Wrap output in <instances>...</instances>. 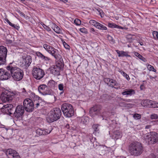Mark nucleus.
I'll return each instance as SVG.
<instances>
[{"label":"nucleus","instance_id":"nucleus-60","mask_svg":"<svg viewBox=\"0 0 158 158\" xmlns=\"http://www.w3.org/2000/svg\"><path fill=\"white\" fill-rule=\"evenodd\" d=\"M20 0L22 1H24L25 0Z\"/></svg>","mask_w":158,"mask_h":158},{"label":"nucleus","instance_id":"nucleus-11","mask_svg":"<svg viewBox=\"0 0 158 158\" xmlns=\"http://www.w3.org/2000/svg\"><path fill=\"white\" fill-rule=\"evenodd\" d=\"M25 109L22 105L18 106L14 113V115L17 119L20 120L24 112Z\"/></svg>","mask_w":158,"mask_h":158},{"label":"nucleus","instance_id":"nucleus-19","mask_svg":"<svg viewBox=\"0 0 158 158\" xmlns=\"http://www.w3.org/2000/svg\"><path fill=\"white\" fill-rule=\"evenodd\" d=\"M23 58L22 64L26 68L30 66L32 62L31 57L30 56L27 55L26 56H23Z\"/></svg>","mask_w":158,"mask_h":158},{"label":"nucleus","instance_id":"nucleus-18","mask_svg":"<svg viewBox=\"0 0 158 158\" xmlns=\"http://www.w3.org/2000/svg\"><path fill=\"white\" fill-rule=\"evenodd\" d=\"M10 74L7 71L3 69H0V80H6L9 78Z\"/></svg>","mask_w":158,"mask_h":158},{"label":"nucleus","instance_id":"nucleus-33","mask_svg":"<svg viewBox=\"0 0 158 158\" xmlns=\"http://www.w3.org/2000/svg\"><path fill=\"white\" fill-rule=\"evenodd\" d=\"M135 55L138 57L140 60H142L144 61L145 60V58L143 57L139 53L137 52H135L134 53Z\"/></svg>","mask_w":158,"mask_h":158},{"label":"nucleus","instance_id":"nucleus-43","mask_svg":"<svg viewBox=\"0 0 158 158\" xmlns=\"http://www.w3.org/2000/svg\"><path fill=\"white\" fill-rule=\"evenodd\" d=\"M150 118L152 119H156L158 118V116L156 114H153L151 115Z\"/></svg>","mask_w":158,"mask_h":158},{"label":"nucleus","instance_id":"nucleus-37","mask_svg":"<svg viewBox=\"0 0 158 158\" xmlns=\"http://www.w3.org/2000/svg\"><path fill=\"white\" fill-rule=\"evenodd\" d=\"M99 22L96 21L94 20H90L89 21V23L91 25L94 26L95 27H96L98 25Z\"/></svg>","mask_w":158,"mask_h":158},{"label":"nucleus","instance_id":"nucleus-1","mask_svg":"<svg viewBox=\"0 0 158 158\" xmlns=\"http://www.w3.org/2000/svg\"><path fill=\"white\" fill-rule=\"evenodd\" d=\"M29 97L31 99H25L23 102V107L26 111L31 112L33 110L34 107H38L42 99L34 93H31Z\"/></svg>","mask_w":158,"mask_h":158},{"label":"nucleus","instance_id":"nucleus-27","mask_svg":"<svg viewBox=\"0 0 158 158\" xmlns=\"http://www.w3.org/2000/svg\"><path fill=\"white\" fill-rule=\"evenodd\" d=\"M89 118L88 117L84 116L81 118V123L84 124H87L89 122Z\"/></svg>","mask_w":158,"mask_h":158},{"label":"nucleus","instance_id":"nucleus-39","mask_svg":"<svg viewBox=\"0 0 158 158\" xmlns=\"http://www.w3.org/2000/svg\"><path fill=\"white\" fill-rule=\"evenodd\" d=\"M56 33L58 34L61 33L62 31L60 28L57 25L53 30Z\"/></svg>","mask_w":158,"mask_h":158},{"label":"nucleus","instance_id":"nucleus-17","mask_svg":"<svg viewBox=\"0 0 158 158\" xmlns=\"http://www.w3.org/2000/svg\"><path fill=\"white\" fill-rule=\"evenodd\" d=\"M6 154L8 158H20L19 154L15 151L10 148L6 151Z\"/></svg>","mask_w":158,"mask_h":158},{"label":"nucleus","instance_id":"nucleus-20","mask_svg":"<svg viewBox=\"0 0 158 158\" xmlns=\"http://www.w3.org/2000/svg\"><path fill=\"white\" fill-rule=\"evenodd\" d=\"M50 73L55 76H58L60 75L61 69L55 65H52L49 68Z\"/></svg>","mask_w":158,"mask_h":158},{"label":"nucleus","instance_id":"nucleus-13","mask_svg":"<svg viewBox=\"0 0 158 158\" xmlns=\"http://www.w3.org/2000/svg\"><path fill=\"white\" fill-rule=\"evenodd\" d=\"M7 51L6 47L3 46H0V65L4 64Z\"/></svg>","mask_w":158,"mask_h":158},{"label":"nucleus","instance_id":"nucleus-7","mask_svg":"<svg viewBox=\"0 0 158 158\" xmlns=\"http://www.w3.org/2000/svg\"><path fill=\"white\" fill-rule=\"evenodd\" d=\"M102 106L99 105H95L91 107L89 111V114L92 117H94L96 116H102Z\"/></svg>","mask_w":158,"mask_h":158},{"label":"nucleus","instance_id":"nucleus-47","mask_svg":"<svg viewBox=\"0 0 158 158\" xmlns=\"http://www.w3.org/2000/svg\"><path fill=\"white\" fill-rule=\"evenodd\" d=\"M129 38L131 39L132 40H135L136 38V35L135 34H130L129 35Z\"/></svg>","mask_w":158,"mask_h":158},{"label":"nucleus","instance_id":"nucleus-51","mask_svg":"<svg viewBox=\"0 0 158 158\" xmlns=\"http://www.w3.org/2000/svg\"><path fill=\"white\" fill-rule=\"evenodd\" d=\"M140 89L141 90H143L144 88V86L143 84L141 85L140 86Z\"/></svg>","mask_w":158,"mask_h":158},{"label":"nucleus","instance_id":"nucleus-46","mask_svg":"<svg viewBox=\"0 0 158 158\" xmlns=\"http://www.w3.org/2000/svg\"><path fill=\"white\" fill-rule=\"evenodd\" d=\"M50 24L51 27L53 30L55 29V28L57 26V25L56 24L52 22L50 23Z\"/></svg>","mask_w":158,"mask_h":158},{"label":"nucleus","instance_id":"nucleus-14","mask_svg":"<svg viewBox=\"0 0 158 158\" xmlns=\"http://www.w3.org/2000/svg\"><path fill=\"white\" fill-rule=\"evenodd\" d=\"M39 92L43 95H50L51 93L48 87L44 84L41 85L38 87Z\"/></svg>","mask_w":158,"mask_h":158},{"label":"nucleus","instance_id":"nucleus-48","mask_svg":"<svg viewBox=\"0 0 158 158\" xmlns=\"http://www.w3.org/2000/svg\"><path fill=\"white\" fill-rule=\"evenodd\" d=\"M90 32L94 34H96L97 32L93 28H91L90 29Z\"/></svg>","mask_w":158,"mask_h":158},{"label":"nucleus","instance_id":"nucleus-40","mask_svg":"<svg viewBox=\"0 0 158 158\" xmlns=\"http://www.w3.org/2000/svg\"><path fill=\"white\" fill-rule=\"evenodd\" d=\"M79 31L83 33L87 34L88 33V31L87 29L85 27H83L82 28H80L79 29Z\"/></svg>","mask_w":158,"mask_h":158},{"label":"nucleus","instance_id":"nucleus-44","mask_svg":"<svg viewBox=\"0 0 158 158\" xmlns=\"http://www.w3.org/2000/svg\"><path fill=\"white\" fill-rule=\"evenodd\" d=\"M98 124H94L93 125L92 128L95 131H97L99 130L98 129Z\"/></svg>","mask_w":158,"mask_h":158},{"label":"nucleus","instance_id":"nucleus-30","mask_svg":"<svg viewBox=\"0 0 158 158\" xmlns=\"http://www.w3.org/2000/svg\"><path fill=\"white\" fill-rule=\"evenodd\" d=\"M96 13L97 14H98L101 17L103 18L104 16V13L103 10L102 9L100 8H98L96 9Z\"/></svg>","mask_w":158,"mask_h":158},{"label":"nucleus","instance_id":"nucleus-36","mask_svg":"<svg viewBox=\"0 0 158 158\" xmlns=\"http://www.w3.org/2000/svg\"><path fill=\"white\" fill-rule=\"evenodd\" d=\"M153 38L156 40H158V32L156 31L152 32Z\"/></svg>","mask_w":158,"mask_h":158},{"label":"nucleus","instance_id":"nucleus-38","mask_svg":"<svg viewBox=\"0 0 158 158\" xmlns=\"http://www.w3.org/2000/svg\"><path fill=\"white\" fill-rule=\"evenodd\" d=\"M133 117L135 119L138 120L141 118V115L140 114L136 113L133 114Z\"/></svg>","mask_w":158,"mask_h":158},{"label":"nucleus","instance_id":"nucleus-59","mask_svg":"<svg viewBox=\"0 0 158 158\" xmlns=\"http://www.w3.org/2000/svg\"><path fill=\"white\" fill-rule=\"evenodd\" d=\"M9 43H12V41L11 40H9L8 41Z\"/></svg>","mask_w":158,"mask_h":158},{"label":"nucleus","instance_id":"nucleus-16","mask_svg":"<svg viewBox=\"0 0 158 158\" xmlns=\"http://www.w3.org/2000/svg\"><path fill=\"white\" fill-rule=\"evenodd\" d=\"M56 60V65L58 67L61 69H62L64 67V63L63 59L61 55L60 54L59 52L55 55L53 57Z\"/></svg>","mask_w":158,"mask_h":158},{"label":"nucleus","instance_id":"nucleus-5","mask_svg":"<svg viewBox=\"0 0 158 158\" xmlns=\"http://www.w3.org/2000/svg\"><path fill=\"white\" fill-rule=\"evenodd\" d=\"M61 110L65 116L70 118L74 114L73 106L69 103H64L61 106Z\"/></svg>","mask_w":158,"mask_h":158},{"label":"nucleus","instance_id":"nucleus-35","mask_svg":"<svg viewBox=\"0 0 158 158\" xmlns=\"http://www.w3.org/2000/svg\"><path fill=\"white\" fill-rule=\"evenodd\" d=\"M59 89L61 91L60 93V94H63L64 93V85L63 84H60L58 85Z\"/></svg>","mask_w":158,"mask_h":158},{"label":"nucleus","instance_id":"nucleus-54","mask_svg":"<svg viewBox=\"0 0 158 158\" xmlns=\"http://www.w3.org/2000/svg\"><path fill=\"white\" fill-rule=\"evenodd\" d=\"M151 126L150 125L146 126L145 127V128L148 129Z\"/></svg>","mask_w":158,"mask_h":158},{"label":"nucleus","instance_id":"nucleus-49","mask_svg":"<svg viewBox=\"0 0 158 158\" xmlns=\"http://www.w3.org/2000/svg\"><path fill=\"white\" fill-rule=\"evenodd\" d=\"M158 0H151L150 1V4L152 5H154L157 4Z\"/></svg>","mask_w":158,"mask_h":158},{"label":"nucleus","instance_id":"nucleus-28","mask_svg":"<svg viewBox=\"0 0 158 158\" xmlns=\"http://www.w3.org/2000/svg\"><path fill=\"white\" fill-rule=\"evenodd\" d=\"M57 84V82H55L54 80H51L49 81L48 83V85L51 88L54 89Z\"/></svg>","mask_w":158,"mask_h":158},{"label":"nucleus","instance_id":"nucleus-34","mask_svg":"<svg viewBox=\"0 0 158 158\" xmlns=\"http://www.w3.org/2000/svg\"><path fill=\"white\" fill-rule=\"evenodd\" d=\"M147 67L148 70L149 71H152L154 72H156V70L154 69V67L150 64H148Z\"/></svg>","mask_w":158,"mask_h":158},{"label":"nucleus","instance_id":"nucleus-9","mask_svg":"<svg viewBox=\"0 0 158 158\" xmlns=\"http://www.w3.org/2000/svg\"><path fill=\"white\" fill-rule=\"evenodd\" d=\"M32 75L37 80H40L44 75V72L43 70L38 67H34L32 70Z\"/></svg>","mask_w":158,"mask_h":158},{"label":"nucleus","instance_id":"nucleus-42","mask_svg":"<svg viewBox=\"0 0 158 158\" xmlns=\"http://www.w3.org/2000/svg\"><path fill=\"white\" fill-rule=\"evenodd\" d=\"M74 22L75 24L77 26L80 25L81 23V21L78 19H76L74 21Z\"/></svg>","mask_w":158,"mask_h":158},{"label":"nucleus","instance_id":"nucleus-53","mask_svg":"<svg viewBox=\"0 0 158 158\" xmlns=\"http://www.w3.org/2000/svg\"><path fill=\"white\" fill-rule=\"evenodd\" d=\"M151 156H152V158H156V155H154L153 154H151Z\"/></svg>","mask_w":158,"mask_h":158},{"label":"nucleus","instance_id":"nucleus-58","mask_svg":"<svg viewBox=\"0 0 158 158\" xmlns=\"http://www.w3.org/2000/svg\"><path fill=\"white\" fill-rule=\"evenodd\" d=\"M6 21L7 22L9 23L10 22V21L8 20V19H6Z\"/></svg>","mask_w":158,"mask_h":158},{"label":"nucleus","instance_id":"nucleus-22","mask_svg":"<svg viewBox=\"0 0 158 158\" xmlns=\"http://www.w3.org/2000/svg\"><path fill=\"white\" fill-rule=\"evenodd\" d=\"M36 55L39 58L44 62H50L52 61V59L49 57L45 56L39 52H36Z\"/></svg>","mask_w":158,"mask_h":158},{"label":"nucleus","instance_id":"nucleus-29","mask_svg":"<svg viewBox=\"0 0 158 158\" xmlns=\"http://www.w3.org/2000/svg\"><path fill=\"white\" fill-rule=\"evenodd\" d=\"M96 28L98 29L102 30H106L107 29V28L106 27L101 24L99 23H98V25L96 26Z\"/></svg>","mask_w":158,"mask_h":158},{"label":"nucleus","instance_id":"nucleus-57","mask_svg":"<svg viewBox=\"0 0 158 158\" xmlns=\"http://www.w3.org/2000/svg\"><path fill=\"white\" fill-rule=\"evenodd\" d=\"M154 105V106H155V107H157V108H158V103H156V105Z\"/></svg>","mask_w":158,"mask_h":158},{"label":"nucleus","instance_id":"nucleus-15","mask_svg":"<svg viewBox=\"0 0 158 158\" xmlns=\"http://www.w3.org/2000/svg\"><path fill=\"white\" fill-rule=\"evenodd\" d=\"M2 99L5 102L11 101L14 97L13 94L8 91H6L1 94Z\"/></svg>","mask_w":158,"mask_h":158},{"label":"nucleus","instance_id":"nucleus-56","mask_svg":"<svg viewBox=\"0 0 158 158\" xmlns=\"http://www.w3.org/2000/svg\"><path fill=\"white\" fill-rule=\"evenodd\" d=\"M8 24L11 27H12V25L13 24L12 23H11L10 22Z\"/></svg>","mask_w":158,"mask_h":158},{"label":"nucleus","instance_id":"nucleus-31","mask_svg":"<svg viewBox=\"0 0 158 158\" xmlns=\"http://www.w3.org/2000/svg\"><path fill=\"white\" fill-rule=\"evenodd\" d=\"M115 135V138L116 139H117L121 138L122 135V134L118 131H116L114 133Z\"/></svg>","mask_w":158,"mask_h":158},{"label":"nucleus","instance_id":"nucleus-2","mask_svg":"<svg viewBox=\"0 0 158 158\" xmlns=\"http://www.w3.org/2000/svg\"><path fill=\"white\" fill-rule=\"evenodd\" d=\"M143 147L141 143L134 141L131 143L128 146V151L132 156H137L142 153Z\"/></svg>","mask_w":158,"mask_h":158},{"label":"nucleus","instance_id":"nucleus-25","mask_svg":"<svg viewBox=\"0 0 158 158\" xmlns=\"http://www.w3.org/2000/svg\"><path fill=\"white\" fill-rule=\"evenodd\" d=\"M116 52L118 54V56L119 57H123L124 56L131 57V56L128 55V52H125L123 51H120L118 50H116Z\"/></svg>","mask_w":158,"mask_h":158},{"label":"nucleus","instance_id":"nucleus-26","mask_svg":"<svg viewBox=\"0 0 158 158\" xmlns=\"http://www.w3.org/2000/svg\"><path fill=\"white\" fill-rule=\"evenodd\" d=\"M108 26L111 28H117L119 29H123V27L116 25L114 23H108Z\"/></svg>","mask_w":158,"mask_h":158},{"label":"nucleus","instance_id":"nucleus-4","mask_svg":"<svg viewBox=\"0 0 158 158\" xmlns=\"http://www.w3.org/2000/svg\"><path fill=\"white\" fill-rule=\"evenodd\" d=\"M60 109L58 108H55L51 110L48 114L46 118L47 121L51 123L59 119L61 115Z\"/></svg>","mask_w":158,"mask_h":158},{"label":"nucleus","instance_id":"nucleus-45","mask_svg":"<svg viewBox=\"0 0 158 158\" xmlns=\"http://www.w3.org/2000/svg\"><path fill=\"white\" fill-rule=\"evenodd\" d=\"M63 44L65 48L67 49H70V46L64 41L63 42Z\"/></svg>","mask_w":158,"mask_h":158},{"label":"nucleus","instance_id":"nucleus-3","mask_svg":"<svg viewBox=\"0 0 158 158\" xmlns=\"http://www.w3.org/2000/svg\"><path fill=\"white\" fill-rule=\"evenodd\" d=\"M6 69L10 71L11 75L15 81H19L22 79L24 75L23 72L20 68L12 65H8Z\"/></svg>","mask_w":158,"mask_h":158},{"label":"nucleus","instance_id":"nucleus-12","mask_svg":"<svg viewBox=\"0 0 158 158\" xmlns=\"http://www.w3.org/2000/svg\"><path fill=\"white\" fill-rule=\"evenodd\" d=\"M14 106L11 104L4 105L1 109L2 112L4 114L10 115L14 113Z\"/></svg>","mask_w":158,"mask_h":158},{"label":"nucleus","instance_id":"nucleus-23","mask_svg":"<svg viewBox=\"0 0 158 158\" xmlns=\"http://www.w3.org/2000/svg\"><path fill=\"white\" fill-rule=\"evenodd\" d=\"M51 131L47 129L42 130L40 128H39L36 131V133L40 135H45L49 134Z\"/></svg>","mask_w":158,"mask_h":158},{"label":"nucleus","instance_id":"nucleus-32","mask_svg":"<svg viewBox=\"0 0 158 158\" xmlns=\"http://www.w3.org/2000/svg\"><path fill=\"white\" fill-rule=\"evenodd\" d=\"M118 72L120 73L124 77H125L128 81L130 80V78L129 76L125 72L120 69L118 70Z\"/></svg>","mask_w":158,"mask_h":158},{"label":"nucleus","instance_id":"nucleus-21","mask_svg":"<svg viewBox=\"0 0 158 158\" xmlns=\"http://www.w3.org/2000/svg\"><path fill=\"white\" fill-rule=\"evenodd\" d=\"M153 102L151 100L145 99L143 100L141 102V105L144 107L155 108Z\"/></svg>","mask_w":158,"mask_h":158},{"label":"nucleus","instance_id":"nucleus-52","mask_svg":"<svg viewBox=\"0 0 158 158\" xmlns=\"http://www.w3.org/2000/svg\"><path fill=\"white\" fill-rule=\"evenodd\" d=\"M68 0H61V1L62 2H63L66 3L67 2H68Z\"/></svg>","mask_w":158,"mask_h":158},{"label":"nucleus","instance_id":"nucleus-41","mask_svg":"<svg viewBox=\"0 0 158 158\" xmlns=\"http://www.w3.org/2000/svg\"><path fill=\"white\" fill-rule=\"evenodd\" d=\"M41 24L43 26L44 29L47 31H49L51 30L50 28L48 26H46L44 23H41Z\"/></svg>","mask_w":158,"mask_h":158},{"label":"nucleus","instance_id":"nucleus-6","mask_svg":"<svg viewBox=\"0 0 158 158\" xmlns=\"http://www.w3.org/2000/svg\"><path fill=\"white\" fill-rule=\"evenodd\" d=\"M145 139L149 144H155L158 140V134L154 131L148 133L147 134Z\"/></svg>","mask_w":158,"mask_h":158},{"label":"nucleus","instance_id":"nucleus-50","mask_svg":"<svg viewBox=\"0 0 158 158\" xmlns=\"http://www.w3.org/2000/svg\"><path fill=\"white\" fill-rule=\"evenodd\" d=\"M12 27H13V28H15V29L17 30H19L20 28L19 27V26L14 24H13Z\"/></svg>","mask_w":158,"mask_h":158},{"label":"nucleus","instance_id":"nucleus-24","mask_svg":"<svg viewBox=\"0 0 158 158\" xmlns=\"http://www.w3.org/2000/svg\"><path fill=\"white\" fill-rule=\"evenodd\" d=\"M135 90L132 89H126L122 93V94L123 95H129L131 96L135 94Z\"/></svg>","mask_w":158,"mask_h":158},{"label":"nucleus","instance_id":"nucleus-55","mask_svg":"<svg viewBox=\"0 0 158 158\" xmlns=\"http://www.w3.org/2000/svg\"><path fill=\"white\" fill-rule=\"evenodd\" d=\"M139 43L142 46L143 45V43L142 42H139Z\"/></svg>","mask_w":158,"mask_h":158},{"label":"nucleus","instance_id":"nucleus-8","mask_svg":"<svg viewBox=\"0 0 158 158\" xmlns=\"http://www.w3.org/2000/svg\"><path fill=\"white\" fill-rule=\"evenodd\" d=\"M104 82L110 88L118 89H120V86L116 80L109 78H104Z\"/></svg>","mask_w":158,"mask_h":158},{"label":"nucleus","instance_id":"nucleus-10","mask_svg":"<svg viewBox=\"0 0 158 158\" xmlns=\"http://www.w3.org/2000/svg\"><path fill=\"white\" fill-rule=\"evenodd\" d=\"M43 48L47 52L50 54L52 57H54L59 52L58 49H56L53 46L47 44H44L43 45Z\"/></svg>","mask_w":158,"mask_h":158}]
</instances>
